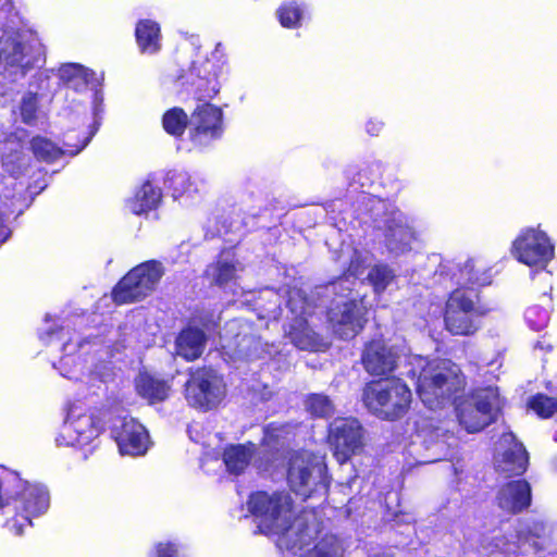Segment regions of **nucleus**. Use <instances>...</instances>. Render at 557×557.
<instances>
[{
  "instance_id": "obj_44",
  "label": "nucleus",
  "mask_w": 557,
  "mask_h": 557,
  "mask_svg": "<svg viewBox=\"0 0 557 557\" xmlns=\"http://www.w3.org/2000/svg\"><path fill=\"white\" fill-rule=\"evenodd\" d=\"M156 557H174V548L171 543H160L157 546V556Z\"/></svg>"
},
{
  "instance_id": "obj_6",
  "label": "nucleus",
  "mask_w": 557,
  "mask_h": 557,
  "mask_svg": "<svg viewBox=\"0 0 557 557\" xmlns=\"http://www.w3.org/2000/svg\"><path fill=\"white\" fill-rule=\"evenodd\" d=\"M287 483L290 490L309 497L318 487H326V466L322 457L309 451H295L288 458Z\"/></svg>"
},
{
  "instance_id": "obj_9",
  "label": "nucleus",
  "mask_w": 557,
  "mask_h": 557,
  "mask_svg": "<svg viewBox=\"0 0 557 557\" xmlns=\"http://www.w3.org/2000/svg\"><path fill=\"white\" fill-rule=\"evenodd\" d=\"M478 294L473 289H455L447 302L445 311L446 329L454 335H471L478 330L476 307Z\"/></svg>"
},
{
  "instance_id": "obj_22",
  "label": "nucleus",
  "mask_w": 557,
  "mask_h": 557,
  "mask_svg": "<svg viewBox=\"0 0 557 557\" xmlns=\"http://www.w3.org/2000/svg\"><path fill=\"white\" fill-rule=\"evenodd\" d=\"M15 510L34 518L42 515L49 507V493L36 484L24 482V488L18 493Z\"/></svg>"
},
{
  "instance_id": "obj_5",
  "label": "nucleus",
  "mask_w": 557,
  "mask_h": 557,
  "mask_svg": "<svg viewBox=\"0 0 557 557\" xmlns=\"http://www.w3.org/2000/svg\"><path fill=\"white\" fill-rule=\"evenodd\" d=\"M546 525L543 521L532 520L519 524L513 534L493 536L484 545L491 557H518L542 549L540 540L545 535Z\"/></svg>"
},
{
  "instance_id": "obj_34",
  "label": "nucleus",
  "mask_w": 557,
  "mask_h": 557,
  "mask_svg": "<svg viewBox=\"0 0 557 557\" xmlns=\"http://www.w3.org/2000/svg\"><path fill=\"white\" fill-rule=\"evenodd\" d=\"M276 14L282 26L294 28L299 26L304 11L296 2L290 1L282 4L277 9Z\"/></svg>"
},
{
  "instance_id": "obj_27",
  "label": "nucleus",
  "mask_w": 557,
  "mask_h": 557,
  "mask_svg": "<svg viewBox=\"0 0 557 557\" xmlns=\"http://www.w3.org/2000/svg\"><path fill=\"white\" fill-rule=\"evenodd\" d=\"M25 481L18 472L0 466V509L16 502Z\"/></svg>"
},
{
  "instance_id": "obj_32",
  "label": "nucleus",
  "mask_w": 557,
  "mask_h": 557,
  "mask_svg": "<svg viewBox=\"0 0 557 557\" xmlns=\"http://www.w3.org/2000/svg\"><path fill=\"white\" fill-rule=\"evenodd\" d=\"M236 271L233 262L220 259L215 264L208 267L207 274L215 284L224 285L235 277Z\"/></svg>"
},
{
  "instance_id": "obj_21",
  "label": "nucleus",
  "mask_w": 557,
  "mask_h": 557,
  "mask_svg": "<svg viewBox=\"0 0 557 557\" xmlns=\"http://www.w3.org/2000/svg\"><path fill=\"white\" fill-rule=\"evenodd\" d=\"M76 137L77 136H74L72 133L66 134L63 141L64 148L61 149L46 137L34 136L30 140V149L38 161L51 163L64 153L75 156L87 146L89 137L84 138L79 144H72L71 140Z\"/></svg>"
},
{
  "instance_id": "obj_19",
  "label": "nucleus",
  "mask_w": 557,
  "mask_h": 557,
  "mask_svg": "<svg viewBox=\"0 0 557 557\" xmlns=\"http://www.w3.org/2000/svg\"><path fill=\"white\" fill-rule=\"evenodd\" d=\"M219 69L209 60L194 61L187 74V82L194 87V95L199 101L212 99L220 90Z\"/></svg>"
},
{
  "instance_id": "obj_42",
  "label": "nucleus",
  "mask_w": 557,
  "mask_h": 557,
  "mask_svg": "<svg viewBox=\"0 0 557 557\" xmlns=\"http://www.w3.org/2000/svg\"><path fill=\"white\" fill-rule=\"evenodd\" d=\"M75 433H77V430L72 423L64 425L62 432L55 437L57 444L59 446H75L85 444L86 441L82 438V434H78L74 437L73 435Z\"/></svg>"
},
{
  "instance_id": "obj_1",
  "label": "nucleus",
  "mask_w": 557,
  "mask_h": 557,
  "mask_svg": "<svg viewBox=\"0 0 557 557\" xmlns=\"http://www.w3.org/2000/svg\"><path fill=\"white\" fill-rule=\"evenodd\" d=\"M421 370L417 380V393L422 403L432 410L450 403L462 389L463 376L458 366L449 360L426 361L416 358Z\"/></svg>"
},
{
  "instance_id": "obj_20",
  "label": "nucleus",
  "mask_w": 557,
  "mask_h": 557,
  "mask_svg": "<svg viewBox=\"0 0 557 557\" xmlns=\"http://www.w3.org/2000/svg\"><path fill=\"white\" fill-rule=\"evenodd\" d=\"M531 486L525 480L503 485L496 495V504L504 512L516 515L531 505Z\"/></svg>"
},
{
  "instance_id": "obj_28",
  "label": "nucleus",
  "mask_w": 557,
  "mask_h": 557,
  "mask_svg": "<svg viewBox=\"0 0 557 557\" xmlns=\"http://www.w3.org/2000/svg\"><path fill=\"white\" fill-rule=\"evenodd\" d=\"M255 453V445L251 443L245 445H231L225 448L223 460L230 473H242L251 460Z\"/></svg>"
},
{
  "instance_id": "obj_38",
  "label": "nucleus",
  "mask_w": 557,
  "mask_h": 557,
  "mask_svg": "<svg viewBox=\"0 0 557 557\" xmlns=\"http://www.w3.org/2000/svg\"><path fill=\"white\" fill-rule=\"evenodd\" d=\"M368 278L376 293L383 292L394 278L393 271L385 265H376L371 269Z\"/></svg>"
},
{
  "instance_id": "obj_10",
  "label": "nucleus",
  "mask_w": 557,
  "mask_h": 557,
  "mask_svg": "<svg viewBox=\"0 0 557 557\" xmlns=\"http://www.w3.org/2000/svg\"><path fill=\"white\" fill-rule=\"evenodd\" d=\"M287 307L294 315L286 330V335L290 342L302 350H319L322 343L319 335L308 324L307 315L311 313V306L305 292L300 288L290 289Z\"/></svg>"
},
{
  "instance_id": "obj_2",
  "label": "nucleus",
  "mask_w": 557,
  "mask_h": 557,
  "mask_svg": "<svg viewBox=\"0 0 557 557\" xmlns=\"http://www.w3.org/2000/svg\"><path fill=\"white\" fill-rule=\"evenodd\" d=\"M248 506L251 513L258 519V527L262 533L290 535L296 532L300 535L295 545L306 543L300 518L293 521V505L288 494L258 492L251 495Z\"/></svg>"
},
{
  "instance_id": "obj_43",
  "label": "nucleus",
  "mask_w": 557,
  "mask_h": 557,
  "mask_svg": "<svg viewBox=\"0 0 557 557\" xmlns=\"http://www.w3.org/2000/svg\"><path fill=\"white\" fill-rule=\"evenodd\" d=\"M162 126L168 134L174 136V108H170L164 112Z\"/></svg>"
},
{
  "instance_id": "obj_3",
  "label": "nucleus",
  "mask_w": 557,
  "mask_h": 557,
  "mask_svg": "<svg viewBox=\"0 0 557 557\" xmlns=\"http://www.w3.org/2000/svg\"><path fill=\"white\" fill-rule=\"evenodd\" d=\"M366 407L376 417L395 420L409 409L412 394L399 379H386L368 383L362 392Z\"/></svg>"
},
{
  "instance_id": "obj_4",
  "label": "nucleus",
  "mask_w": 557,
  "mask_h": 557,
  "mask_svg": "<svg viewBox=\"0 0 557 557\" xmlns=\"http://www.w3.org/2000/svg\"><path fill=\"white\" fill-rule=\"evenodd\" d=\"M164 269L160 261L148 260L132 268L111 289V300L116 306L144 300L157 288Z\"/></svg>"
},
{
  "instance_id": "obj_18",
  "label": "nucleus",
  "mask_w": 557,
  "mask_h": 557,
  "mask_svg": "<svg viewBox=\"0 0 557 557\" xmlns=\"http://www.w3.org/2000/svg\"><path fill=\"white\" fill-rule=\"evenodd\" d=\"M112 436L122 455L140 456L148 448V432L133 418H124L117 426L112 429Z\"/></svg>"
},
{
  "instance_id": "obj_12",
  "label": "nucleus",
  "mask_w": 557,
  "mask_h": 557,
  "mask_svg": "<svg viewBox=\"0 0 557 557\" xmlns=\"http://www.w3.org/2000/svg\"><path fill=\"white\" fill-rule=\"evenodd\" d=\"M225 396L223 379L212 369H198L185 384L189 405L202 409L218 406Z\"/></svg>"
},
{
  "instance_id": "obj_26",
  "label": "nucleus",
  "mask_w": 557,
  "mask_h": 557,
  "mask_svg": "<svg viewBox=\"0 0 557 557\" xmlns=\"http://www.w3.org/2000/svg\"><path fill=\"white\" fill-rule=\"evenodd\" d=\"M136 42L143 53H154L160 49V26L157 22L144 18L135 27Z\"/></svg>"
},
{
  "instance_id": "obj_45",
  "label": "nucleus",
  "mask_w": 557,
  "mask_h": 557,
  "mask_svg": "<svg viewBox=\"0 0 557 557\" xmlns=\"http://www.w3.org/2000/svg\"><path fill=\"white\" fill-rule=\"evenodd\" d=\"M382 128H383V123L377 120H370V121H368V123L366 125V129H367L368 134H370L372 136L379 135L380 132L382 131Z\"/></svg>"
},
{
  "instance_id": "obj_17",
  "label": "nucleus",
  "mask_w": 557,
  "mask_h": 557,
  "mask_svg": "<svg viewBox=\"0 0 557 557\" xmlns=\"http://www.w3.org/2000/svg\"><path fill=\"white\" fill-rule=\"evenodd\" d=\"M528 454L523 445L516 441L512 433H506L499 441L495 469L506 475H520L527 470Z\"/></svg>"
},
{
  "instance_id": "obj_15",
  "label": "nucleus",
  "mask_w": 557,
  "mask_h": 557,
  "mask_svg": "<svg viewBox=\"0 0 557 557\" xmlns=\"http://www.w3.org/2000/svg\"><path fill=\"white\" fill-rule=\"evenodd\" d=\"M383 230L386 248L394 256L410 251L418 238L409 219L399 210H393L386 215Z\"/></svg>"
},
{
  "instance_id": "obj_30",
  "label": "nucleus",
  "mask_w": 557,
  "mask_h": 557,
  "mask_svg": "<svg viewBox=\"0 0 557 557\" xmlns=\"http://www.w3.org/2000/svg\"><path fill=\"white\" fill-rule=\"evenodd\" d=\"M24 50V44L16 41L13 44L11 52L5 57V66L13 75L23 77L34 67L30 60L26 59Z\"/></svg>"
},
{
  "instance_id": "obj_8",
  "label": "nucleus",
  "mask_w": 557,
  "mask_h": 557,
  "mask_svg": "<svg viewBox=\"0 0 557 557\" xmlns=\"http://www.w3.org/2000/svg\"><path fill=\"white\" fill-rule=\"evenodd\" d=\"M348 294L333 292L336 297L332 300L327 311L329 322L333 332L341 338H354L361 332L366 323L367 307L362 299Z\"/></svg>"
},
{
  "instance_id": "obj_33",
  "label": "nucleus",
  "mask_w": 557,
  "mask_h": 557,
  "mask_svg": "<svg viewBox=\"0 0 557 557\" xmlns=\"http://www.w3.org/2000/svg\"><path fill=\"white\" fill-rule=\"evenodd\" d=\"M424 445L431 451L428 462H434L448 456L449 444L445 435L440 434L438 431L432 432L424 437Z\"/></svg>"
},
{
  "instance_id": "obj_37",
  "label": "nucleus",
  "mask_w": 557,
  "mask_h": 557,
  "mask_svg": "<svg viewBox=\"0 0 557 557\" xmlns=\"http://www.w3.org/2000/svg\"><path fill=\"white\" fill-rule=\"evenodd\" d=\"M529 407L540 417L548 418L556 412L557 401L546 395L537 394L529 400Z\"/></svg>"
},
{
  "instance_id": "obj_49",
  "label": "nucleus",
  "mask_w": 557,
  "mask_h": 557,
  "mask_svg": "<svg viewBox=\"0 0 557 557\" xmlns=\"http://www.w3.org/2000/svg\"><path fill=\"white\" fill-rule=\"evenodd\" d=\"M220 47H221V44H218L216 49H215V53L218 52Z\"/></svg>"
},
{
  "instance_id": "obj_13",
  "label": "nucleus",
  "mask_w": 557,
  "mask_h": 557,
  "mask_svg": "<svg viewBox=\"0 0 557 557\" xmlns=\"http://www.w3.org/2000/svg\"><path fill=\"white\" fill-rule=\"evenodd\" d=\"M555 247L547 234L539 228L529 227L512 243L516 259L529 267L545 268L554 257Z\"/></svg>"
},
{
  "instance_id": "obj_39",
  "label": "nucleus",
  "mask_w": 557,
  "mask_h": 557,
  "mask_svg": "<svg viewBox=\"0 0 557 557\" xmlns=\"http://www.w3.org/2000/svg\"><path fill=\"white\" fill-rule=\"evenodd\" d=\"M474 270L475 262L473 260L466 261L459 269L458 283L462 285H486L491 283V276H473L472 272H474Z\"/></svg>"
},
{
  "instance_id": "obj_14",
  "label": "nucleus",
  "mask_w": 557,
  "mask_h": 557,
  "mask_svg": "<svg viewBox=\"0 0 557 557\" xmlns=\"http://www.w3.org/2000/svg\"><path fill=\"white\" fill-rule=\"evenodd\" d=\"M329 440L337 461L343 463L362 447L363 429L355 418H337L330 425Z\"/></svg>"
},
{
  "instance_id": "obj_48",
  "label": "nucleus",
  "mask_w": 557,
  "mask_h": 557,
  "mask_svg": "<svg viewBox=\"0 0 557 557\" xmlns=\"http://www.w3.org/2000/svg\"><path fill=\"white\" fill-rule=\"evenodd\" d=\"M358 183L360 184V186H364L367 184L366 181H362L361 174H359Z\"/></svg>"
},
{
  "instance_id": "obj_36",
  "label": "nucleus",
  "mask_w": 557,
  "mask_h": 557,
  "mask_svg": "<svg viewBox=\"0 0 557 557\" xmlns=\"http://www.w3.org/2000/svg\"><path fill=\"white\" fill-rule=\"evenodd\" d=\"M92 73L81 64L70 63L60 67V78L65 83L82 82L84 85L89 83V76Z\"/></svg>"
},
{
  "instance_id": "obj_7",
  "label": "nucleus",
  "mask_w": 557,
  "mask_h": 557,
  "mask_svg": "<svg viewBox=\"0 0 557 557\" xmlns=\"http://www.w3.org/2000/svg\"><path fill=\"white\" fill-rule=\"evenodd\" d=\"M499 406L497 388L478 389L457 404L459 423L470 433L479 432L494 420Z\"/></svg>"
},
{
  "instance_id": "obj_25",
  "label": "nucleus",
  "mask_w": 557,
  "mask_h": 557,
  "mask_svg": "<svg viewBox=\"0 0 557 557\" xmlns=\"http://www.w3.org/2000/svg\"><path fill=\"white\" fill-rule=\"evenodd\" d=\"M161 197V190L147 181L127 200V206L132 213L140 215L156 209Z\"/></svg>"
},
{
  "instance_id": "obj_24",
  "label": "nucleus",
  "mask_w": 557,
  "mask_h": 557,
  "mask_svg": "<svg viewBox=\"0 0 557 557\" xmlns=\"http://www.w3.org/2000/svg\"><path fill=\"white\" fill-rule=\"evenodd\" d=\"M206 343L205 334L197 327H187L176 337V355L186 360H195L203 351Z\"/></svg>"
},
{
  "instance_id": "obj_41",
  "label": "nucleus",
  "mask_w": 557,
  "mask_h": 557,
  "mask_svg": "<svg viewBox=\"0 0 557 557\" xmlns=\"http://www.w3.org/2000/svg\"><path fill=\"white\" fill-rule=\"evenodd\" d=\"M15 511V515L5 521L4 528L13 535L21 536L24 533V528L32 525L33 518L24 515L20 510Z\"/></svg>"
},
{
  "instance_id": "obj_29",
  "label": "nucleus",
  "mask_w": 557,
  "mask_h": 557,
  "mask_svg": "<svg viewBox=\"0 0 557 557\" xmlns=\"http://www.w3.org/2000/svg\"><path fill=\"white\" fill-rule=\"evenodd\" d=\"M367 256H363L359 251H354L350 264L348 267V274L344 277L339 278L337 282L332 283L331 285L325 287L326 292H336L338 289L342 290H351V286L355 284L354 281H350V277H358L364 272Z\"/></svg>"
},
{
  "instance_id": "obj_31",
  "label": "nucleus",
  "mask_w": 557,
  "mask_h": 557,
  "mask_svg": "<svg viewBox=\"0 0 557 557\" xmlns=\"http://www.w3.org/2000/svg\"><path fill=\"white\" fill-rule=\"evenodd\" d=\"M307 410L318 418H330L335 412L333 401L323 394H312L306 400Z\"/></svg>"
},
{
  "instance_id": "obj_46",
  "label": "nucleus",
  "mask_w": 557,
  "mask_h": 557,
  "mask_svg": "<svg viewBox=\"0 0 557 557\" xmlns=\"http://www.w3.org/2000/svg\"><path fill=\"white\" fill-rule=\"evenodd\" d=\"M182 184L187 183V186H184V193H191L196 190V188H191L194 186V183L190 181V176L187 174H181L180 175Z\"/></svg>"
},
{
  "instance_id": "obj_35",
  "label": "nucleus",
  "mask_w": 557,
  "mask_h": 557,
  "mask_svg": "<svg viewBox=\"0 0 557 557\" xmlns=\"http://www.w3.org/2000/svg\"><path fill=\"white\" fill-rule=\"evenodd\" d=\"M39 109L37 92H26L20 104V114L22 122L26 125H34L37 121V112Z\"/></svg>"
},
{
  "instance_id": "obj_47",
  "label": "nucleus",
  "mask_w": 557,
  "mask_h": 557,
  "mask_svg": "<svg viewBox=\"0 0 557 557\" xmlns=\"http://www.w3.org/2000/svg\"><path fill=\"white\" fill-rule=\"evenodd\" d=\"M473 276H490L486 272L482 271V267L475 264V270L472 272Z\"/></svg>"
},
{
  "instance_id": "obj_11",
  "label": "nucleus",
  "mask_w": 557,
  "mask_h": 557,
  "mask_svg": "<svg viewBox=\"0 0 557 557\" xmlns=\"http://www.w3.org/2000/svg\"><path fill=\"white\" fill-rule=\"evenodd\" d=\"M190 125L193 140L202 144V138H216L223 132V112L220 108L205 102L199 104L190 120L187 114L176 108V137L181 136L187 125Z\"/></svg>"
},
{
  "instance_id": "obj_40",
  "label": "nucleus",
  "mask_w": 557,
  "mask_h": 557,
  "mask_svg": "<svg viewBox=\"0 0 557 557\" xmlns=\"http://www.w3.org/2000/svg\"><path fill=\"white\" fill-rule=\"evenodd\" d=\"M525 320L533 330L539 331L547 325L549 312L542 307L532 306L525 311Z\"/></svg>"
},
{
  "instance_id": "obj_23",
  "label": "nucleus",
  "mask_w": 557,
  "mask_h": 557,
  "mask_svg": "<svg viewBox=\"0 0 557 557\" xmlns=\"http://www.w3.org/2000/svg\"><path fill=\"white\" fill-rule=\"evenodd\" d=\"M135 388L140 397L153 405L169 397L171 386L165 380L148 372H140L135 379Z\"/></svg>"
},
{
  "instance_id": "obj_16",
  "label": "nucleus",
  "mask_w": 557,
  "mask_h": 557,
  "mask_svg": "<svg viewBox=\"0 0 557 557\" xmlns=\"http://www.w3.org/2000/svg\"><path fill=\"white\" fill-rule=\"evenodd\" d=\"M399 354L394 346L383 339H373L366 344L361 361L364 370L371 375H385L395 370Z\"/></svg>"
}]
</instances>
